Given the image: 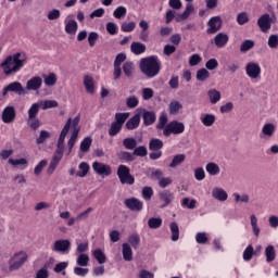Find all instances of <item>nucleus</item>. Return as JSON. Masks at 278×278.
Instances as JSON below:
<instances>
[{
    "mask_svg": "<svg viewBox=\"0 0 278 278\" xmlns=\"http://www.w3.org/2000/svg\"><path fill=\"white\" fill-rule=\"evenodd\" d=\"M81 121V115L78 114L76 117L74 118H68L67 122L65 123L58 143H56V150L52 156V160L49 164V167L47 169L48 175H53L55 168H58V164H60L62 157H64V149L66 147V144L64 143V140H66V136L68 135V130L72 127V136L67 142V147H68V152L67 155H71V152L73 151V148L75 147V142H77V138L79 137V131H80V127H79V122Z\"/></svg>",
    "mask_w": 278,
    "mask_h": 278,
    "instance_id": "1",
    "label": "nucleus"
},
{
    "mask_svg": "<svg viewBox=\"0 0 278 278\" xmlns=\"http://www.w3.org/2000/svg\"><path fill=\"white\" fill-rule=\"evenodd\" d=\"M26 63L27 55H25V53L16 52L13 55L7 56L0 64V68H2L7 76H10L18 73Z\"/></svg>",
    "mask_w": 278,
    "mask_h": 278,
    "instance_id": "2",
    "label": "nucleus"
},
{
    "mask_svg": "<svg viewBox=\"0 0 278 278\" xmlns=\"http://www.w3.org/2000/svg\"><path fill=\"white\" fill-rule=\"evenodd\" d=\"M140 71L146 75V77H156V75H160V60H157V56H147L143 58L140 61Z\"/></svg>",
    "mask_w": 278,
    "mask_h": 278,
    "instance_id": "3",
    "label": "nucleus"
},
{
    "mask_svg": "<svg viewBox=\"0 0 278 278\" xmlns=\"http://www.w3.org/2000/svg\"><path fill=\"white\" fill-rule=\"evenodd\" d=\"M27 260H28V256L25 251H20L15 253L8 262L9 271L14 273L16 270H21V268H23Z\"/></svg>",
    "mask_w": 278,
    "mask_h": 278,
    "instance_id": "4",
    "label": "nucleus"
},
{
    "mask_svg": "<svg viewBox=\"0 0 278 278\" xmlns=\"http://www.w3.org/2000/svg\"><path fill=\"white\" fill-rule=\"evenodd\" d=\"M117 177L123 185L134 186L136 184V178L131 175V172L127 165H119L117 167Z\"/></svg>",
    "mask_w": 278,
    "mask_h": 278,
    "instance_id": "5",
    "label": "nucleus"
},
{
    "mask_svg": "<svg viewBox=\"0 0 278 278\" xmlns=\"http://www.w3.org/2000/svg\"><path fill=\"white\" fill-rule=\"evenodd\" d=\"M184 131H186V125L181 122L173 121L166 125L163 136L168 138L172 134L177 136L179 134H184Z\"/></svg>",
    "mask_w": 278,
    "mask_h": 278,
    "instance_id": "6",
    "label": "nucleus"
},
{
    "mask_svg": "<svg viewBox=\"0 0 278 278\" xmlns=\"http://www.w3.org/2000/svg\"><path fill=\"white\" fill-rule=\"evenodd\" d=\"M51 251L54 253H61L66 255L71 251V240L68 239H59L55 240L51 245Z\"/></svg>",
    "mask_w": 278,
    "mask_h": 278,
    "instance_id": "7",
    "label": "nucleus"
},
{
    "mask_svg": "<svg viewBox=\"0 0 278 278\" xmlns=\"http://www.w3.org/2000/svg\"><path fill=\"white\" fill-rule=\"evenodd\" d=\"M8 92H14L15 94H18V97L23 94H27V91H25V88L23 87V84L18 81H13L9 84L7 87H4L2 91V97H7Z\"/></svg>",
    "mask_w": 278,
    "mask_h": 278,
    "instance_id": "8",
    "label": "nucleus"
},
{
    "mask_svg": "<svg viewBox=\"0 0 278 278\" xmlns=\"http://www.w3.org/2000/svg\"><path fill=\"white\" fill-rule=\"evenodd\" d=\"M245 73L250 79H260L262 77V67L255 62H249L245 65Z\"/></svg>",
    "mask_w": 278,
    "mask_h": 278,
    "instance_id": "9",
    "label": "nucleus"
},
{
    "mask_svg": "<svg viewBox=\"0 0 278 278\" xmlns=\"http://www.w3.org/2000/svg\"><path fill=\"white\" fill-rule=\"evenodd\" d=\"M92 168L97 175H101L102 177H110L112 175V166L101 163V162H93Z\"/></svg>",
    "mask_w": 278,
    "mask_h": 278,
    "instance_id": "10",
    "label": "nucleus"
},
{
    "mask_svg": "<svg viewBox=\"0 0 278 278\" xmlns=\"http://www.w3.org/2000/svg\"><path fill=\"white\" fill-rule=\"evenodd\" d=\"M257 25L263 31V34H268L270 31V27H273V22L270 21V14L266 13L263 14L258 20H257Z\"/></svg>",
    "mask_w": 278,
    "mask_h": 278,
    "instance_id": "11",
    "label": "nucleus"
},
{
    "mask_svg": "<svg viewBox=\"0 0 278 278\" xmlns=\"http://www.w3.org/2000/svg\"><path fill=\"white\" fill-rule=\"evenodd\" d=\"M2 123L10 125V123H14L16 119V109L14 106H5L2 111Z\"/></svg>",
    "mask_w": 278,
    "mask_h": 278,
    "instance_id": "12",
    "label": "nucleus"
},
{
    "mask_svg": "<svg viewBox=\"0 0 278 278\" xmlns=\"http://www.w3.org/2000/svg\"><path fill=\"white\" fill-rule=\"evenodd\" d=\"M207 34H216V31H219L220 27H223V20L220 18V16H213L207 22Z\"/></svg>",
    "mask_w": 278,
    "mask_h": 278,
    "instance_id": "13",
    "label": "nucleus"
},
{
    "mask_svg": "<svg viewBox=\"0 0 278 278\" xmlns=\"http://www.w3.org/2000/svg\"><path fill=\"white\" fill-rule=\"evenodd\" d=\"M124 203L128 210H131V212H140L143 207L142 201L136 198L126 199Z\"/></svg>",
    "mask_w": 278,
    "mask_h": 278,
    "instance_id": "14",
    "label": "nucleus"
},
{
    "mask_svg": "<svg viewBox=\"0 0 278 278\" xmlns=\"http://www.w3.org/2000/svg\"><path fill=\"white\" fill-rule=\"evenodd\" d=\"M42 88V77L34 76L26 83V90H40Z\"/></svg>",
    "mask_w": 278,
    "mask_h": 278,
    "instance_id": "15",
    "label": "nucleus"
},
{
    "mask_svg": "<svg viewBox=\"0 0 278 278\" xmlns=\"http://www.w3.org/2000/svg\"><path fill=\"white\" fill-rule=\"evenodd\" d=\"M70 18H71V15H68L67 18L65 20V31L70 36H75L77 34V29L79 25L77 24V21L70 20Z\"/></svg>",
    "mask_w": 278,
    "mask_h": 278,
    "instance_id": "16",
    "label": "nucleus"
},
{
    "mask_svg": "<svg viewBox=\"0 0 278 278\" xmlns=\"http://www.w3.org/2000/svg\"><path fill=\"white\" fill-rule=\"evenodd\" d=\"M159 199L162 201L164 204L161 207H166L167 205H170L173 201L175 200V194L168 190H163L159 192Z\"/></svg>",
    "mask_w": 278,
    "mask_h": 278,
    "instance_id": "17",
    "label": "nucleus"
},
{
    "mask_svg": "<svg viewBox=\"0 0 278 278\" xmlns=\"http://www.w3.org/2000/svg\"><path fill=\"white\" fill-rule=\"evenodd\" d=\"M277 129V126L273 123H267L263 126L261 130V138H273L275 136V130Z\"/></svg>",
    "mask_w": 278,
    "mask_h": 278,
    "instance_id": "18",
    "label": "nucleus"
},
{
    "mask_svg": "<svg viewBox=\"0 0 278 278\" xmlns=\"http://www.w3.org/2000/svg\"><path fill=\"white\" fill-rule=\"evenodd\" d=\"M126 129L128 131H132V129H138L140 127V114L134 115L131 118H129L125 124Z\"/></svg>",
    "mask_w": 278,
    "mask_h": 278,
    "instance_id": "19",
    "label": "nucleus"
},
{
    "mask_svg": "<svg viewBox=\"0 0 278 278\" xmlns=\"http://www.w3.org/2000/svg\"><path fill=\"white\" fill-rule=\"evenodd\" d=\"M122 255L125 262H131L134 260V251L131 250V245H129V243L122 244Z\"/></svg>",
    "mask_w": 278,
    "mask_h": 278,
    "instance_id": "20",
    "label": "nucleus"
},
{
    "mask_svg": "<svg viewBox=\"0 0 278 278\" xmlns=\"http://www.w3.org/2000/svg\"><path fill=\"white\" fill-rule=\"evenodd\" d=\"M130 51L134 55H142L147 51V46L140 41H134L130 45Z\"/></svg>",
    "mask_w": 278,
    "mask_h": 278,
    "instance_id": "21",
    "label": "nucleus"
},
{
    "mask_svg": "<svg viewBox=\"0 0 278 278\" xmlns=\"http://www.w3.org/2000/svg\"><path fill=\"white\" fill-rule=\"evenodd\" d=\"M142 118L146 127H149V125H153V123H155V112L143 110Z\"/></svg>",
    "mask_w": 278,
    "mask_h": 278,
    "instance_id": "22",
    "label": "nucleus"
},
{
    "mask_svg": "<svg viewBox=\"0 0 278 278\" xmlns=\"http://www.w3.org/2000/svg\"><path fill=\"white\" fill-rule=\"evenodd\" d=\"M215 45L218 47V49H223L227 42H229V36L225 33H219L214 38Z\"/></svg>",
    "mask_w": 278,
    "mask_h": 278,
    "instance_id": "23",
    "label": "nucleus"
},
{
    "mask_svg": "<svg viewBox=\"0 0 278 278\" xmlns=\"http://www.w3.org/2000/svg\"><path fill=\"white\" fill-rule=\"evenodd\" d=\"M194 12V5L192 4H188L184 11V13H178L176 15V22L177 23H181V21H186L188 20V16H190V14Z\"/></svg>",
    "mask_w": 278,
    "mask_h": 278,
    "instance_id": "24",
    "label": "nucleus"
},
{
    "mask_svg": "<svg viewBox=\"0 0 278 278\" xmlns=\"http://www.w3.org/2000/svg\"><path fill=\"white\" fill-rule=\"evenodd\" d=\"M212 197H214L217 201H227L228 194L223 188H214L212 191Z\"/></svg>",
    "mask_w": 278,
    "mask_h": 278,
    "instance_id": "25",
    "label": "nucleus"
},
{
    "mask_svg": "<svg viewBox=\"0 0 278 278\" xmlns=\"http://www.w3.org/2000/svg\"><path fill=\"white\" fill-rule=\"evenodd\" d=\"M201 123L204 127H212L216 123V115L214 114H203L200 117Z\"/></svg>",
    "mask_w": 278,
    "mask_h": 278,
    "instance_id": "26",
    "label": "nucleus"
},
{
    "mask_svg": "<svg viewBox=\"0 0 278 278\" xmlns=\"http://www.w3.org/2000/svg\"><path fill=\"white\" fill-rule=\"evenodd\" d=\"M84 86L88 94H94V79L90 76L84 77Z\"/></svg>",
    "mask_w": 278,
    "mask_h": 278,
    "instance_id": "27",
    "label": "nucleus"
},
{
    "mask_svg": "<svg viewBox=\"0 0 278 278\" xmlns=\"http://www.w3.org/2000/svg\"><path fill=\"white\" fill-rule=\"evenodd\" d=\"M43 84L48 87L55 86L58 84V75L55 73H50L49 75L43 74Z\"/></svg>",
    "mask_w": 278,
    "mask_h": 278,
    "instance_id": "28",
    "label": "nucleus"
},
{
    "mask_svg": "<svg viewBox=\"0 0 278 278\" xmlns=\"http://www.w3.org/2000/svg\"><path fill=\"white\" fill-rule=\"evenodd\" d=\"M207 96L210 99V103H212V105H216V103H218V101H220V91L216 90V89H210L207 91Z\"/></svg>",
    "mask_w": 278,
    "mask_h": 278,
    "instance_id": "29",
    "label": "nucleus"
},
{
    "mask_svg": "<svg viewBox=\"0 0 278 278\" xmlns=\"http://www.w3.org/2000/svg\"><path fill=\"white\" fill-rule=\"evenodd\" d=\"M128 244L135 251L140 247V235L132 233L128 237Z\"/></svg>",
    "mask_w": 278,
    "mask_h": 278,
    "instance_id": "30",
    "label": "nucleus"
},
{
    "mask_svg": "<svg viewBox=\"0 0 278 278\" xmlns=\"http://www.w3.org/2000/svg\"><path fill=\"white\" fill-rule=\"evenodd\" d=\"M206 173H208V175H212L213 177H216V175H220V166H218V164L216 163H208L206 165Z\"/></svg>",
    "mask_w": 278,
    "mask_h": 278,
    "instance_id": "31",
    "label": "nucleus"
},
{
    "mask_svg": "<svg viewBox=\"0 0 278 278\" xmlns=\"http://www.w3.org/2000/svg\"><path fill=\"white\" fill-rule=\"evenodd\" d=\"M123 147H125V149H127L128 151H134V149L138 147V141L131 137L125 138L123 140Z\"/></svg>",
    "mask_w": 278,
    "mask_h": 278,
    "instance_id": "32",
    "label": "nucleus"
},
{
    "mask_svg": "<svg viewBox=\"0 0 278 278\" xmlns=\"http://www.w3.org/2000/svg\"><path fill=\"white\" fill-rule=\"evenodd\" d=\"M184 162H186V154H177L173 157L169 168H177V166L184 164Z\"/></svg>",
    "mask_w": 278,
    "mask_h": 278,
    "instance_id": "33",
    "label": "nucleus"
},
{
    "mask_svg": "<svg viewBox=\"0 0 278 278\" xmlns=\"http://www.w3.org/2000/svg\"><path fill=\"white\" fill-rule=\"evenodd\" d=\"M250 223H251V227H252V231H253L254 236L256 238H260L261 229H260V226H257V216H255V214H252L250 216Z\"/></svg>",
    "mask_w": 278,
    "mask_h": 278,
    "instance_id": "34",
    "label": "nucleus"
},
{
    "mask_svg": "<svg viewBox=\"0 0 278 278\" xmlns=\"http://www.w3.org/2000/svg\"><path fill=\"white\" fill-rule=\"evenodd\" d=\"M265 256H266V262H275V257H277V253L275 252V247L268 245L265 249Z\"/></svg>",
    "mask_w": 278,
    "mask_h": 278,
    "instance_id": "35",
    "label": "nucleus"
},
{
    "mask_svg": "<svg viewBox=\"0 0 278 278\" xmlns=\"http://www.w3.org/2000/svg\"><path fill=\"white\" fill-rule=\"evenodd\" d=\"M134 70H135L134 62L127 61L124 63L123 71L126 77H134Z\"/></svg>",
    "mask_w": 278,
    "mask_h": 278,
    "instance_id": "36",
    "label": "nucleus"
},
{
    "mask_svg": "<svg viewBox=\"0 0 278 278\" xmlns=\"http://www.w3.org/2000/svg\"><path fill=\"white\" fill-rule=\"evenodd\" d=\"M79 172L76 173V177H86V175H88L89 170H90V165H88V163L86 162H81L78 165Z\"/></svg>",
    "mask_w": 278,
    "mask_h": 278,
    "instance_id": "37",
    "label": "nucleus"
},
{
    "mask_svg": "<svg viewBox=\"0 0 278 278\" xmlns=\"http://www.w3.org/2000/svg\"><path fill=\"white\" fill-rule=\"evenodd\" d=\"M40 102L33 103L28 109V118H36L38 116V112H40Z\"/></svg>",
    "mask_w": 278,
    "mask_h": 278,
    "instance_id": "38",
    "label": "nucleus"
},
{
    "mask_svg": "<svg viewBox=\"0 0 278 278\" xmlns=\"http://www.w3.org/2000/svg\"><path fill=\"white\" fill-rule=\"evenodd\" d=\"M122 129L123 126L121 124H116V122H113L109 128V136L114 138V136H118V134H121Z\"/></svg>",
    "mask_w": 278,
    "mask_h": 278,
    "instance_id": "39",
    "label": "nucleus"
},
{
    "mask_svg": "<svg viewBox=\"0 0 278 278\" xmlns=\"http://www.w3.org/2000/svg\"><path fill=\"white\" fill-rule=\"evenodd\" d=\"M164 142L160 139H151L149 143L150 151H160V149H163Z\"/></svg>",
    "mask_w": 278,
    "mask_h": 278,
    "instance_id": "40",
    "label": "nucleus"
},
{
    "mask_svg": "<svg viewBox=\"0 0 278 278\" xmlns=\"http://www.w3.org/2000/svg\"><path fill=\"white\" fill-rule=\"evenodd\" d=\"M168 125V117L166 116V113H163L159 117V123L156 124V129H160L165 131L166 126Z\"/></svg>",
    "mask_w": 278,
    "mask_h": 278,
    "instance_id": "41",
    "label": "nucleus"
},
{
    "mask_svg": "<svg viewBox=\"0 0 278 278\" xmlns=\"http://www.w3.org/2000/svg\"><path fill=\"white\" fill-rule=\"evenodd\" d=\"M39 105L42 110H51L52 108H58V101L55 100H45L39 101Z\"/></svg>",
    "mask_w": 278,
    "mask_h": 278,
    "instance_id": "42",
    "label": "nucleus"
},
{
    "mask_svg": "<svg viewBox=\"0 0 278 278\" xmlns=\"http://www.w3.org/2000/svg\"><path fill=\"white\" fill-rule=\"evenodd\" d=\"M93 257L97 260L98 264H105V262H108V257H105V253H103L101 249L93 251Z\"/></svg>",
    "mask_w": 278,
    "mask_h": 278,
    "instance_id": "43",
    "label": "nucleus"
},
{
    "mask_svg": "<svg viewBox=\"0 0 278 278\" xmlns=\"http://www.w3.org/2000/svg\"><path fill=\"white\" fill-rule=\"evenodd\" d=\"M76 264L83 268L88 266V264H90V256H88V254H78Z\"/></svg>",
    "mask_w": 278,
    "mask_h": 278,
    "instance_id": "44",
    "label": "nucleus"
},
{
    "mask_svg": "<svg viewBox=\"0 0 278 278\" xmlns=\"http://www.w3.org/2000/svg\"><path fill=\"white\" fill-rule=\"evenodd\" d=\"M169 229L172 231V241L177 242V240H179V226L177 223L173 222L169 226Z\"/></svg>",
    "mask_w": 278,
    "mask_h": 278,
    "instance_id": "45",
    "label": "nucleus"
},
{
    "mask_svg": "<svg viewBox=\"0 0 278 278\" xmlns=\"http://www.w3.org/2000/svg\"><path fill=\"white\" fill-rule=\"evenodd\" d=\"M148 227L150 229H160L162 227V218L160 217H152L148 220Z\"/></svg>",
    "mask_w": 278,
    "mask_h": 278,
    "instance_id": "46",
    "label": "nucleus"
},
{
    "mask_svg": "<svg viewBox=\"0 0 278 278\" xmlns=\"http://www.w3.org/2000/svg\"><path fill=\"white\" fill-rule=\"evenodd\" d=\"M255 47V41L253 40H244L240 46L241 53H247V51H251Z\"/></svg>",
    "mask_w": 278,
    "mask_h": 278,
    "instance_id": "47",
    "label": "nucleus"
},
{
    "mask_svg": "<svg viewBox=\"0 0 278 278\" xmlns=\"http://www.w3.org/2000/svg\"><path fill=\"white\" fill-rule=\"evenodd\" d=\"M91 146H92V138L86 137L80 143V151H83V153H88V151H90Z\"/></svg>",
    "mask_w": 278,
    "mask_h": 278,
    "instance_id": "48",
    "label": "nucleus"
},
{
    "mask_svg": "<svg viewBox=\"0 0 278 278\" xmlns=\"http://www.w3.org/2000/svg\"><path fill=\"white\" fill-rule=\"evenodd\" d=\"M198 81H207L210 79V72L205 68H201L197 72Z\"/></svg>",
    "mask_w": 278,
    "mask_h": 278,
    "instance_id": "49",
    "label": "nucleus"
},
{
    "mask_svg": "<svg viewBox=\"0 0 278 278\" xmlns=\"http://www.w3.org/2000/svg\"><path fill=\"white\" fill-rule=\"evenodd\" d=\"M127 118H129V113H116L115 114V123L117 125H121L123 127V125H125V122L127 121Z\"/></svg>",
    "mask_w": 278,
    "mask_h": 278,
    "instance_id": "50",
    "label": "nucleus"
},
{
    "mask_svg": "<svg viewBox=\"0 0 278 278\" xmlns=\"http://www.w3.org/2000/svg\"><path fill=\"white\" fill-rule=\"evenodd\" d=\"M233 199H235V203H249L250 198L249 194L243 193L240 195V193H233L232 194Z\"/></svg>",
    "mask_w": 278,
    "mask_h": 278,
    "instance_id": "51",
    "label": "nucleus"
},
{
    "mask_svg": "<svg viewBox=\"0 0 278 278\" xmlns=\"http://www.w3.org/2000/svg\"><path fill=\"white\" fill-rule=\"evenodd\" d=\"M121 29L122 31L129 34L136 29V22H124L122 23Z\"/></svg>",
    "mask_w": 278,
    "mask_h": 278,
    "instance_id": "52",
    "label": "nucleus"
},
{
    "mask_svg": "<svg viewBox=\"0 0 278 278\" xmlns=\"http://www.w3.org/2000/svg\"><path fill=\"white\" fill-rule=\"evenodd\" d=\"M106 31L111 36H116V34H118V26L116 25V23L109 22L106 23Z\"/></svg>",
    "mask_w": 278,
    "mask_h": 278,
    "instance_id": "53",
    "label": "nucleus"
},
{
    "mask_svg": "<svg viewBox=\"0 0 278 278\" xmlns=\"http://www.w3.org/2000/svg\"><path fill=\"white\" fill-rule=\"evenodd\" d=\"M138 103H139V100H138V97L136 96H131L126 99V105L131 110H134V108H138Z\"/></svg>",
    "mask_w": 278,
    "mask_h": 278,
    "instance_id": "54",
    "label": "nucleus"
},
{
    "mask_svg": "<svg viewBox=\"0 0 278 278\" xmlns=\"http://www.w3.org/2000/svg\"><path fill=\"white\" fill-rule=\"evenodd\" d=\"M253 253H254L253 245H248V248L243 252V260L245 262H251V260H253Z\"/></svg>",
    "mask_w": 278,
    "mask_h": 278,
    "instance_id": "55",
    "label": "nucleus"
},
{
    "mask_svg": "<svg viewBox=\"0 0 278 278\" xmlns=\"http://www.w3.org/2000/svg\"><path fill=\"white\" fill-rule=\"evenodd\" d=\"M48 138H51V134L47 130H41L39 137L36 139L37 144L45 143Z\"/></svg>",
    "mask_w": 278,
    "mask_h": 278,
    "instance_id": "56",
    "label": "nucleus"
},
{
    "mask_svg": "<svg viewBox=\"0 0 278 278\" xmlns=\"http://www.w3.org/2000/svg\"><path fill=\"white\" fill-rule=\"evenodd\" d=\"M267 45L269 49H278V35H270Z\"/></svg>",
    "mask_w": 278,
    "mask_h": 278,
    "instance_id": "57",
    "label": "nucleus"
},
{
    "mask_svg": "<svg viewBox=\"0 0 278 278\" xmlns=\"http://www.w3.org/2000/svg\"><path fill=\"white\" fill-rule=\"evenodd\" d=\"M27 125L28 127H30V129H34V131H36V129H38L40 127V119L33 117L27 119Z\"/></svg>",
    "mask_w": 278,
    "mask_h": 278,
    "instance_id": "58",
    "label": "nucleus"
},
{
    "mask_svg": "<svg viewBox=\"0 0 278 278\" xmlns=\"http://www.w3.org/2000/svg\"><path fill=\"white\" fill-rule=\"evenodd\" d=\"M141 194L146 201H151V197H153V188L143 187Z\"/></svg>",
    "mask_w": 278,
    "mask_h": 278,
    "instance_id": "59",
    "label": "nucleus"
},
{
    "mask_svg": "<svg viewBox=\"0 0 278 278\" xmlns=\"http://www.w3.org/2000/svg\"><path fill=\"white\" fill-rule=\"evenodd\" d=\"M182 105L179 103V101H172L169 103V113L177 114L181 110Z\"/></svg>",
    "mask_w": 278,
    "mask_h": 278,
    "instance_id": "60",
    "label": "nucleus"
},
{
    "mask_svg": "<svg viewBox=\"0 0 278 278\" xmlns=\"http://www.w3.org/2000/svg\"><path fill=\"white\" fill-rule=\"evenodd\" d=\"M119 160H125L126 162H134L135 157L134 154L127 151H122L118 153Z\"/></svg>",
    "mask_w": 278,
    "mask_h": 278,
    "instance_id": "61",
    "label": "nucleus"
},
{
    "mask_svg": "<svg viewBox=\"0 0 278 278\" xmlns=\"http://www.w3.org/2000/svg\"><path fill=\"white\" fill-rule=\"evenodd\" d=\"M127 14V9L125 7H118L114 12L113 16L115 18H123Z\"/></svg>",
    "mask_w": 278,
    "mask_h": 278,
    "instance_id": "62",
    "label": "nucleus"
},
{
    "mask_svg": "<svg viewBox=\"0 0 278 278\" xmlns=\"http://www.w3.org/2000/svg\"><path fill=\"white\" fill-rule=\"evenodd\" d=\"M147 153H148L147 147H144V146L135 148V150H134V155H137L138 157H144V156H147Z\"/></svg>",
    "mask_w": 278,
    "mask_h": 278,
    "instance_id": "63",
    "label": "nucleus"
},
{
    "mask_svg": "<svg viewBox=\"0 0 278 278\" xmlns=\"http://www.w3.org/2000/svg\"><path fill=\"white\" fill-rule=\"evenodd\" d=\"M61 15L62 13L60 12V10L53 9L48 13V21H58V18H60Z\"/></svg>",
    "mask_w": 278,
    "mask_h": 278,
    "instance_id": "64",
    "label": "nucleus"
}]
</instances>
